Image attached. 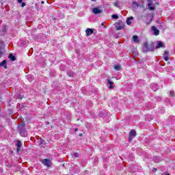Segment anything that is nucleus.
Masks as SVG:
<instances>
[{
    "label": "nucleus",
    "instance_id": "obj_1",
    "mask_svg": "<svg viewBox=\"0 0 175 175\" xmlns=\"http://www.w3.org/2000/svg\"><path fill=\"white\" fill-rule=\"evenodd\" d=\"M18 131H19V133L22 137H25L28 135L27 130H25V126L23 123L18 126Z\"/></svg>",
    "mask_w": 175,
    "mask_h": 175
},
{
    "label": "nucleus",
    "instance_id": "obj_2",
    "mask_svg": "<svg viewBox=\"0 0 175 175\" xmlns=\"http://www.w3.org/2000/svg\"><path fill=\"white\" fill-rule=\"evenodd\" d=\"M136 137V131L131 130L129 133V142L133 140V138Z\"/></svg>",
    "mask_w": 175,
    "mask_h": 175
},
{
    "label": "nucleus",
    "instance_id": "obj_3",
    "mask_svg": "<svg viewBox=\"0 0 175 175\" xmlns=\"http://www.w3.org/2000/svg\"><path fill=\"white\" fill-rule=\"evenodd\" d=\"M42 163H43V165H44L45 166H47L48 167H50L51 166V161L48 159H42Z\"/></svg>",
    "mask_w": 175,
    "mask_h": 175
},
{
    "label": "nucleus",
    "instance_id": "obj_4",
    "mask_svg": "<svg viewBox=\"0 0 175 175\" xmlns=\"http://www.w3.org/2000/svg\"><path fill=\"white\" fill-rule=\"evenodd\" d=\"M148 1V6L150 10H155V7L152 6V0H147Z\"/></svg>",
    "mask_w": 175,
    "mask_h": 175
},
{
    "label": "nucleus",
    "instance_id": "obj_5",
    "mask_svg": "<svg viewBox=\"0 0 175 175\" xmlns=\"http://www.w3.org/2000/svg\"><path fill=\"white\" fill-rule=\"evenodd\" d=\"M152 31L154 32V35L155 36H158L159 35V30L155 26L152 27Z\"/></svg>",
    "mask_w": 175,
    "mask_h": 175
},
{
    "label": "nucleus",
    "instance_id": "obj_6",
    "mask_svg": "<svg viewBox=\"0 0 175 175\" xmlns=\"http://www.w3.org/2000/svg\"><path fill=\"white\" fill-rule=\"evenodd\" d=\"M86 36H91L94 33V30L92 29L88 28L85 30Z\"/></svg>",
    "mask_w": 175,
    "mask_h": 175
},
{
    "label": "nucleus",
    "instance_id": "obj_7",
    "mask_svg": "<svg viewBox=\"0 0 175 175\" xmlns=\"http://www.w3.org/2000/svg\"><path fill=\"white\" fill-rule=\"evenodd\" d=\"M107 80L108 84L109 85L108 86L109 89L113 90V88H114V82L111 81L109 79H107Z\"/></svg>",
    "mask_w": 175,
    "mask_h": 175
},
{
    "label": "nucleus",
    "instance_id": "obj_8",
    "mask_svg": "<svg viewBox=\"0 0 175 175\" xmlns=\"http://www.w3.org/2000/svg\"><path fill=\"white\" fill-rule=\"evenodd\" d=\"M92 12L94 14H99L100 13H102V10L98 8H94L92 10Z\"/></svg>",
    "mask_w": 175,
    "mask_h": 175
},
{
    "label": "nucleus",
    "instance_id": "obj_9",
    "mask_svg": "<svg viewBox=\"0 0 175 175\" xmlns=\"http://www.w3.org/2000/svg\"><path fill=\"white\" fill-rule=\"evenodd\" d=\"M144 51L145 53L150 51V48H148V43L147 42L144 43Z\"/></svg>",
    "mask_w": 175,
    "mask_h": 175
},
{
    "label": "nucleus",
    "instance_id": "obj_10",
    "mask_svg": "<svg viewBox=\"0 0 175 175\" xmlns=\"http://www.w3.org/2000/svg\"><path fill=\"white\" fill-rule=\"evenodd\" d=\"M16 147H17V151H21V142L20 140H18L16 142V144H15Z\"/></svg>",
    "mask_w": 175,
    "mask_h": 175
},
{
    "label": "nucleus",
    "instance_id": "obj_11",
    "mask_svg": "<svg viewBox=\"0 0 175 175\" xmlns=\"http://www.w3.org/2000/svg\"><path fill=\"white\" fill-rule=\"evenodd\" d=\"M161 47L164 49L165 45L163 44V42L161 41H157V46H156V49H161Z\"/></svg>",
    "mask_w": 175,
    "mask_h": 175
},
{
    "label": "nucleus",
    "instance_id": "obj_12",
    "mask_svg": "<svg viewBox=\"0 0 175 175\" xmlns=\"http://www.w3.org/2000/svg\"><path fill=\"white\" fill-rule=\"evenodd\" d=\"M163 58L165 61H169V51H165L163 53Z\"/></svg>",
    "mask_w": 175,
    "mask_h": 175
},
{
    "label": "nucleus",
    "instance_id": "obj_13",
    "mask_svg": "<svg viewBox=\"0 0 175 175\" xmlns=\"http://www.w3.org/2000/svg\"><path fill=\"white\" fill-rule=\"evenodd\" d=\"M150 87L153 90V91H157V90H158L159 88L158 85H157V83H152L150 85Z\"/></svg>",
    "mask_w": 175,
    "mask_h": 175
},
{
    "label": "nucleus",
    "instance_id": "obj_14",
    "mask_svg": "<svg viewBox=\"0 0 175 175\" xmlns=\"http://www.w3.org/2000/svg\"><path fill=\"white\" fill-rule=\"evenodd\" d=\"M132 20H133V16H130L126 20V24L127 25H131L132 24Z\"/></svg>",
    "mask_w": 175,
    "mask_h": 175
},
{
    "label": "nucleus",
    "instance_id": "obj_15",
    "mask_svg": "<svg viewBox=\"0 0 175 175\" xmlns=\"http://www.w3.org/2000/svg\"><path fill=\"white\" fill-rule=\"evenodd\" d=\"M6 60H3L2 62H0V66H3V68H5V69L8 68V66H6Z\"/></svg>",
    "mask_w": 175,
    "mask_h": 175
},
{
    "label": "nucleus",
    "instance_id": "obj_16",
    "mask_svg": "<svg viewBox=\"0 0 175 175\" xmlns=\"http://www.w3.org/2000/svg\"><path fill=\"white\" fill-rule=\"evenodd\" d=\"M133 40L135 43H139V37H137V36H133Z\"/></svg>",
    "mask_w": 175,
    "mask_h": 175
},
{
    "label": "nucleus",
    "instance_id": "obj_17",
    "mask_svg": "<svg viewBox=\"0 0 175 175\" xmlns=\"http://www.w3.org/2000/svg\"><path fill=\"white\" fill-rule=\"evenodd\" d=\"M8 58L13 62L16 60V56L13 55V54H10Z\"/></svg>",
    "mask_w": 175,
    "mask_h": 175
},
{
    "label": "nucleus",
    "instance_id": "obj_18",
    "mask_svg": "<svg viewBox=\"0 0 175 175\" xmlns=\"http://www.w3.org/2000/svg\"><path fill=\"white\" fill-rule=\"evenodd\" d=\"M114 69H116V70H120V69H121V66H120V65H116L114 66Z\"/></svg>",
    "mask_w": 175,
    "mask_h": 175
},
{
    "label": "nucleus",
    "instance_id": "obj_19",
    "mask_svg": "<svg viewBox=\"0 0 175 175\" xmlns=\"http://www.w3.org/2000/svg\"><path fill=\"white\" fill-rule=\"evenodd\" d=\"M67 75H68V76H70V77H72V76H73V72H72V71H68V72H67Z\"/></svg>",
    "mask_w": 175,
    "mask_h": 175
},
{
    "label": "nucleus",
    "instance_id": "obj_20",
    "mask_svg": "<svg viewBox=\"0 0 175 175\" xmlns=\"http://www.w3.org/2000/svg\"><path fill=\"white\" fill-rule=\"evenodd\" d=\"M27 78L28 79L29 81H32V76L31 75H27Z\"/></svg>",
    "mask_w": 175,
    "mask_h": 175
},
{
    "label": "nucleus",
    "instance_id": "obj_21",
    "mask_svg": "<svg viewBox=\"0 0 175 175\" xmlns=\"http://www.w3.org/2000/svg\"><path fill=\"white\" fill-rule=\"evenodd\" d=\"M73 157H74V158H79V153H77V152L74 153Z\"/></svg>",
    "mask_w": 175,
    "mask_h": 175
},
{
    "label": "nucleus",
    "instance_id": "obj_22",
    "mask_svg": "<svg viewBox=\"0 0 175 175\" xmlns=\"http://www.w3.org/2000/svg\"><path fill=\"white\" fill-rule=\"evenodd\" d=\"M112 18L117 19V18H118V16L117 14H113Z\"/></svg>",
    "mask_w": 175,
    "mask_h": 175
},
{
    "label": "nucleus",
    "instance_id": "obj_23",
    "mask_svg": "<svg viewBox=\"0 0 175 175\" xmlns=\"http://www.w3.org/2000/svg\"><path fill=\"white\" fill-rule=\"evenodd\" d=\"M116 29H117V31H120V30L122 29V26H118V27H116Z\"/></svg>",
    "mask_w": 175,
    "mask_h": 175
},
{
    "label": "nucleus",
    "instance_id": "obj_24",
    "mask_svg": "<svg viewBox=\"0 0 175 175\" xmlns=\"http://www.w3.org/2000/svg\"><path fill=\"white\" fill-rule=\"evenodd\" d=\"M170 94L171 95V96H174V91H171L170 92Z\"/></svg>",
    "mask_w": 175,
    "mask_h": 175
},
{
    "label": "nucleus",
    "instance_id": "obj_25",
    "mask_svg": "<svg viewBox=\"0 0 175 175\" xmlns=\"http://www.w3.org/2000/svg\"><path fill=\"white\" fill-rule=\"evenodd\" d=\"M113 5L118 8V3H113Z\"/></svg>",
    "mask_w": 175,
    "mask_h": 175
},
{
    "label": "nucleus",
    "instance_id": "obj_26",
    "mask_svg": "<svg viewBox=\"0 0 175 175\" xmlns=\"http://www.w3.org/2000/svg\"><path fill=\"white\" fill-rule=\"evenodd\" d=\"M25 5H26L25 3H21L22 8H24V6H25Z\"/></svg>",
    "mask_w": 175,
    "mask_h": 175
},
{
    "label": "nucleus",
    "instance_id": "obj_27",
    "mask_svg": "<svg viewBox=\"0 0 175 175\" xmlns=\"http://www.w3.org/2000/svg\"><path fill=\"white\" fill-rule=\"evenodd\" d=\"M18 3H23V0H18Z\"/></svg>",
    "mask_w": 175,
    "mask_h": 175
},
{
    "label": "nucleus",
    "instance_id": "obj_28",
    "mask_svg": "<svg viewBox=\"0 0 175 175\" xmlns=\"http://www.w3.org/2000/svg\"><path fill=\"white\" fill-rule=\"evenodd\" d=\"M1 55H2V52H1V48H0V58L1 57H2Z\"/></svg>",
    "mask_w": 175,
    "mask_h": 175
},
{
    "label": "nucleus",
    "instance_id": "obj_29",
    "mask_svg": "<svg viewBox=\"0 0 175 175\" xmlns=\"http://www.w3.org/2000/svg\"><path fill=\"white\" fill-rule=\"evenodd\" d=\"M153 172H157V168H153Z\"/></svg>",
    "mask_w": 175,
    "mask_h": 175
},
{
    "label": "nucleus",
    "instance_id": "obj_30",
    "mask_svg": "<svg viewBox=\"0 0 175 175\" xmlns=\"http://www.w3.org/2000/svg\"><path fill=\"white\" fill-rule=\"evenodd\" d=\"M41 3H42V5H43V3H44V1H42Z\"/></svg>",
    "mask_w": 175,
    "mask_h": 175
},
{
    "label": "nucleus",
    "instance_id": "obj_31",
    "mask_svg": "<svg viewBox=\"0 0 175 175\" xmlns=\"http://www.w3.org/2000/svg\"><path fill=\"white\" fill-rule=\"evenodd\" d=\"M92 2H95V1H96V0H92Z\"/></svg>",
    "mask_w": 175,
    "mask_h": 175
},
{
    "label": "nucleus",
    "instance_id": "obj_32",
    "mask_svg": "<svg viewBox=\"0 0 175 175\" xmlns=\"http://www.w3.org/2000/svg\"><path fill=\"white\" fill-rule=\"evenodd\" d=\"M82 135H83V134H80V135H79V136H82Z\"/></svg>",
    "mask_w": 175,
    "mask_h": 175
},
{
    "label": "nucleus",
    "instance_id": "obj_33",
    "mask_svg": "<svg viewBox=\"0 0 175 175\" xmlns=\"http://www.w3.org/2000/svg\"><path fill=\"white\" fill-rule=\"evenodd\" d=\"M77 129H75V132H77Z\"/></svg>",
    "mask_w": 175,
    "mask_h": 175
},
{
    "label": "nucleus",
    "instance_id": "obj_34",
    "mask_svg": "<svg viewBox=\"0 0 175 175\" xmlns=\"http://www.w3.org/2000/svg\"><path fill=\"white\" fill-rule=\"evenodd\" d=\"M60 69H62V67H60Z\"/></svg>",
    "mask_w": 175,
    "mask_h": 175
}]
</instances>
